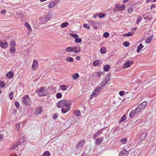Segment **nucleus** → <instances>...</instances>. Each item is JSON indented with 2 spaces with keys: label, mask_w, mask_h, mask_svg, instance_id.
<instances>
[{
  "label": "nucleus",
  "mask_w": 156,
  "mask_h": 156,
  "mask_svg": "<svg viewBox=\"0 0 156 156\" xmlns=\"http://www.w3.org/2000/svg\"><path fill=\"white\" fill-rule=\"evenodd\" d=\"M71 102L68 100H61L57 104L59 108H63L61 109L62 113H65L70 110Z\"/></svg>",
  "instance_id": "nucleus-1"
},
{
  "label": "nucleus",
  "mask_w": 156,
  "mask_h": 156,
  "mask_svg": "<svg viewBox=\"0 0 156 156\" xmlns=\"http://www.w3.org/2000/svg\"><path fill=\"white\" fill-rule=\"evenodd\" d=\"M23 103L26 105H30L31 104V100L28 95H26L22 98Z\"/></svg>",
  "instance_id": "nucleus-2"
},
{
  "label": "nucleus",
  "mask_w": 156,
  "mask_h": 156,
  "mask_svg": "<svg viewBox=\"0 0 156 156\" xmlns=\"http://www.w3.org/2000/svg\"><path fill=\"white\" fill-rule=\"evenodd\" d=\"M37 91L38 94L40 96H42L47 95L48 93L47 90H45L44 87H41L39 89H37Z\"/></svg>",
  "instance_id": "nucleus-3"
},
{
  "label": "nucleus",
  "mask_w": 156,
  "mask_h": 156,
  "mask_svg": "<svg viewBox=\"0 0 156 156\" xmlns=\"http://www.w3.org/2000/svg\"><path fill=\"white\" fill-rule=\"evenodd\" d=\"M101 90V87L97 86L96 87L95 90L91 94V98H92L94 97H96L99 93Z\"/></svg>",
  "instance_id": "nucleus-4"
},
{
  "label": "nucleus",
  "mask_w": 156,
  "mask_h": 156,
  "mask_svg": "<svg viewBox=\"0 0 156 156\" xmlns=\"http://www.w3.org/2000/svg\"><path fill=\"white\" fill-rule=\"evenodd\" d=\"M84 140L81 141L79 142L76 146V148L78 150H81L84 144Z\"/></svg>",
  "instance_id": "nucleus-5"
},
{
  "label": "nucleus",
  "mask_w": 156,
  "mask_h": 156,
  "mask_svg": "<svg viewBox=\"0 0 156 156\" xmlns=\"http://www.w3.org/2000/svg\"><path fill=\"white\" fill-rule=\"evenodd\" d=\"M133 63V61L128 60L126 62H125L123 66V68L125 69L126 68H129L130 66V65L132 64Z\"/></svg>",
  "instance_id": "nucleus-6"
},
{
  "label": "nucleus",
  "mask_w": 156,
  "mask_h": 156,
  "mask_svg": "<svg viewBox=\"0 0 156 156\" xmlns=\"http://www.w3.org/2000/svg\"><path fill=\"white\" fill-rule=\"evenodd\" d=\"M110 79V77L109 76H107L106 77V78L105 80H103L100 83V86L102 88L107 83L108 81Z\"/></svg>",
  "instance_id": "nucleus-7"
},
{
  "label": "nucleus",
  "mask_w": 156,
  "mask_h": 156,
  "mask_svg": "<svg viewBox=\"0 0 156 156\" xmlns=\"http://www.w3.org/2000/svg\"><path fill=\"white\" fill-rule=\"evenodd\" d=\"M8 44L6 41H0V46L3 48H6L8 46Z\"/></svg>",
  "instance_id": "nucleus-8"
},
{
  "label": "nucleus",
  "mask_w": 156,
  "mask_h": 156,
  "mask_svg": "<svg viewBox=\"0 0 156 156\" xmlns=\"http://www.w3.org/2000/svg\"><path fill=\"white\" fill-rule=\"evenodd\" d=\"M73 52L74 53H77L80 52V48L79 45H76L73 47Z\"/></svg>",
  "instance_id": "nucleus-9"
},
{
  "label": "nucleus",
  "mask_w": 156,
  "mask_h": 156,
  "mask_svg": "<svg viewBox=\"0 0 156 156\" xmlns=\"http://www.w3.org/2000/svg\"><path fill=\"white\" fill-rule=\"evenodd\" d=\"M129 152L125 149L122 150L119 154L120 156H128Z\"/></svg>",
  "instance_id": "nucleus-10"
},
{
  "label": "nucleus",
  "mask_w": 156,
  "mask_h": 156,
  "mask_svg": "<svg viewBox=\"0 0 156 156\" xmlns=\"http://www.w3.org/2000/svg\"><path fill=\"white\" fill-rule=\"evenodd\" d=\"M147 134L144 132L143 133L140 134V138L139 140L140 142L143 141L146 137Z\"/></svg>",
  "instance_id": "nucleus-11"
},
{
  "label": "nucleus",
  "mask_w": 156,
  "mask_h": 156,
  "mask_svg": "<svg viewBox=\"0 0 156 156\" xmlns=\"http://www.w3.org/2000/svg\"><path fill=\"white\" fill-rule=\"evenodd\" d=\"M38 62L35 60H34L33 63L31 67L32 69L33 70H36L38 67Z\"/></svg>",
  "instance_id": "nucleus-12"
},
{
  "label": "nucleus",
  "mask_w": 156,
  "mask_h": 156,
  "mask_svg": "<svg viewBox=\"0 0 156 156\" xmlns=\"http://www.w3.org/2000/svg\"><path fill=\"white\" fill-rule=\"evenodd\" d=\"M102 74L101 72H98L95 73L93 75L94 79V80H98L99 79V78Z\"/></svg>",
  "instance_id": "nucleus-13"
},
{
  "label": "nucleus",
  "mask_w": 156,
  "mask_h": 156,
  "mask_svg": "<svg viewBox=\"0 0 156 156\" xmlns=\"http://www.w3.org/2000/svg\"><path fill=\"white\" fill-rule=\"evenodd\" d=\"M116 7L118 8V10L121 11L124 10L126 8V5L125 4H123L121 5H116Z\"/></svg>",
  "instance_id": "nucleus-14"
},
{
  "label": "nucleus",
  "mask_w": 156,
  "mask_h": 156,
  "mask_svg": "<svg viewBox=\"0 0 156 156\" xmlns=\"http://www.w3.org/2000/svg\"><path fill=\"white\" fill-rule=\"evenodd\" d=\"M104 138L103 137H101L97 139L96 141V144L99 145L103 141Z\"/></svg>",
  "instance_id": "nucleus-15"
},
{
  "label": "nucleus",
  "mask_w": 156,
  "mask_h": 156,
  "mask_svg": "<svg viewBox=\"0 0 156 156\" xmlns=\"http://www.w3.org/2000/svg\"><path fill=\"white\" fill-rule=\"evenodd\" d=\"M42 112V109L41 107H38L35 112L36 114L38 115Z\"/></svg>",
  "instance_id": "nucleus-16"
},
{
  "label": "nucleus",
  "mask_w": 156,
  "mask_h": 156,
  "mask_svg": "<svg viewBox=\"0 0 156 156\" xmlns=\"http://www.w3.org/2000/svg\"><path fill=\"white\" fill-rule=\"evenodd\" d=\"M21 124H22V126H23L24 125V123L20 122L19 123L16 124L15 125L16 129L18 132L19 131V129Z\"/></svg>",
  "instance_id": "nucleus-17"
},
{
  "label": "nucleus",
  "mask_w": 156,
  "mask_h": 156,
  "mask_svg": "<svg viewBox=\"0 0 156 156\" xmlns=\"http://www.w3.org/2000/svg\"><path fill=\"white\" fill-rule=\"evenodd\" d=\"M134 34V32H129L127 34H124L123 35L124 37H129L133 36Z\"/></svg>",
  "instance_id": "nucleus-18"
},
{
  "label": "nucleus",
  "mask_w": 156,
  "mask_h": 156,
  "mask_svg": "<svg viewBox=\"0 0 156 156\" xmlns=\"http://www.w3.org/2000/svg\"><path fill=\"white\" fill-rule=\"evenodd\" d=\"M147 104V103L146 101H144V102L140 104L139 105H140V107H141V108H142L143 109L146 106Z\"/></svg>",
  "instance_id": "nucleus-19"
},
{
  "label": "nucleus",
  "mask_w": 156,
  "mask_h": 156,
  "mask_svg": "<svg viewBox=\"0 0 156 156\" xmlns=\"http://www.w3.org/2000/svg\"><path fill=\"white\" fill-rule=\"evenodd\" d=\"M102 133V131L101 130H98L94 135L93 136V138L95 139V138L98 137Z\"/></svg>",
  "instance_id": "nucleus-20"
},
{
  "label": "nucleus",
  "mask_w": 156,
  "mask_h": 156,
  "mask_svg": "<svg viewBox=\"0 0 156 156\" xmlns=\"http://www.w3.org/2000/svg\"><path fill=\"white\" fill-rule=\"evenodd\" d=\"M137 114L136 112L135 111V110H133L131 111L130 112L129 114V116L130 117H132L134 116L136 114Z\"/></svg>",
  "instance_id": "nucleus-21"
},
{
  "label": "nucleus",
  "mask_w": 156,
  "mask_h": 156,
  "mask_svg": "<svg viewBox=\"0 0 156 156\" xmlns=\"http://www.w3.org/2000/svg\"><path fill=\"white\" fill-rule=\"evenodd\" d=\"M56 5V2L55 1L52 2L49 5V7L50 8H52Z\"/></svg>",
  "instance_id": "nucleus-22"
},
{
  "label": "nucleus",
  "mask_w": 156,
  "mask_h": 156,
  "mask_svg": "<svg viewBox=\"0 0 156 156\" xmlns=\"http://www.w3.org/2000/svg\"><path fill=\"white\" fill-rule=\"evenodd\" d=\"M13 76V73L11 72H8L6 75V76L8 78H11Z\"/></svg>",
  "instance_id": "nucleus-23"
},
{
  "label": "nucleus",
  "mask_w": 156,
  "mask_h": 156,
  "mask_svg": "<svg viewBox=\"0 0 156 156\" xmlns=\"http://www.w3.org/2000/svg\"><path fill=\"white\" fill-rule=\"evenodd\" d=\"M140 105H138L137 108L135 109L136 112L137 113L140 112L143 110L142 108L140 107Z\"/></svg>",
  "instance_id": "nucleus-24"
},
{
  "label": "nucleus",
  "mask_w": 156,
  "mask_h": 156,
  "mask_svg": "<svg viewBox=\"0 0 156 156\" xmlns=\"http://www.w3.org/2000/svg\"><path fill=\"white\" fill-rule=\"evenodd\" d=\"M153 37L154 36L153 35H152L151 36L149 37L146 40L145 42L147 44L150 43Z\"/></svg>",
  "instance_id": "nucleus-25"
},
{
  "label": "nucleus",
  "mask_w": 156,
  "mask_h": 156,
  "mask_svg": "<svg viewBox=\"0 0 156 156\" xmlns=\"http://www.w3.org/2000/svg\"><path fill=\"white\" fill-rule=\"evenodd\" d=\"M143 47L144 46L141 44H140L137 47L136 50L137 52H139L143 48Z\"/></svg>",
  "instance_id": "nucleus-26"
},
{
  "label": "nucleus",
  "mask_w": 156,
  "mask_h": 156,
  "mask_svg": "<svg viewBox=\"0 0 156 156\" xmlns=\"http://www.w3.org/2000/svg\"><path fill=\"white\" fill-rule=\"evenodd\" d=\"M100 52L102 54H104L106 52V50L105 47H102L100 49Z\"/></svg>",
  "instance_id": "nucleus-27"
},
{
  "label": "nucleus",
  "mask_w": 156,
  "mask_h": 156,
  "mask_svg": "<svg viewBox=\"0 0 156 156\" xmlns=\"http://www.w3.org/2000/svg\"><path fill=\"white\" fill-rule=\"evenodd\" d=\"M100 62L99 60H96L94 62L93 64L94 66H97L100 65Z\"/></svg>",
  "instance_id": "nucleus-28"
},
{
  "label": "nucleus",
  "mask_w": 156,
  "mask_h": 156,
  "mask_svg": "<svg viewBox=\"0 0 156 156\" xmlns=\"http://www.w3.org/2000/svg\"><path fill=\"white\" fill-rule=\"evenodd\" d=\"M69 25V23L68 22L63 23L61 25V27L63 28L66 27H67Z\"/></svg>",
  "instance_id": "nucleus-29"
},
{
  "label": "nucleus",
  "mask_w": 156,
  "mask_h": 156,
  "mask_svg": "<svg viewBox=\"0 0 156 156\" xmlns=\"http://www.w3.org/2000/svg\"><path fill=\"white\" fill-rule=\"evenodd\" d=\"M79 77V75L78 73H76L72 76V78L76 80Z\"/></svg>",
  "instance_id": "nucleus-30"
},
{
  "label": "nucleus",
  "mask_w": 156,
  "mask_h": 156,
  "mask_svg": "<svg viewBox=\"0 0 156 156\" xmlns=\"http://www.w3.org/2000/svg\"><path fill=\"white\" fill-rule=\"evenodd\" d=\"M73 47H70L66 48L65 49V51L66 52H69V51H73Z\"/></svg>",
  "instance_id": "nucleus-31"
},
{
  "label": "nucleus",
  "mask_w": 156,
  "mask_h": 156,
  "mask_svg": "<svg viewBox=\"0 0 156 156\" xmlns=\"http://www.w3.org/2000/svg\"><path fill=\"white\" fill-rule=\"evenodd\" d=\"M25 26L29 30H31V27L30 26L29 23H26L25 24Z\"/></svg>",
  "instance_id": "nucleus-32"
},
{
  "label": "nucleus",
  "mask_w": 156,
  "mask_h": 156,
  "mask_svg": "<svg viewBox=\"0 0 156 156\" xmlns=\"http://www.w3.org/2000/svg\"><path fill=\"white\" fill-rule=\"evenodd\" d=\"M110 66L109 65H106L104 66V69L105 71H108L110 69Z\"/></svg>",
  "instance_id": "nucleus-33"
},
{
  "label": "nucleus",
  "mask_w": 156,
  "mask_h": 156,
  "mask_svg": "<svg viewBox=\"0 0 156 156\" xmlns=\"http://www.w3.org/2000/svg\"><path fill=\"white\" fill-rule=\"evenodd\" d=\"M73 58L70 57L69 56L67 57L66 58V61L67 62H72L73 61Z\"/></svg>",
  "instance_id": "nucleus-34"
},
{
  "label": "nucleus",
  "mask_w": 156,
  "mask_h": 156,
  "mask_svg": "<svg viewBox=\"0 0 156 156\" xmlns=\"http://www.w3.org/2000/svg\"><path fill=\"white\" fill-rule=\"evenodd\" d=\"M51 15L50 14H49L47 15L46 17L45 18V20L46 22L48 21L51 18Z\"/></svg>",
  "instance_id": "nucleus-35"
},
{
  "label": "nucleus",
  "mask_w": 156,
  "mask_h": 156,
  "mask_svg": "<svg viewBox=\"0 0 156 156\" xmlns=\"http://www.w3.org/2000/svg\"><path fill=\"white\" fill-rule=\"evenodd\" d=\"M10 45L11 47H14L16 45V43L14 41L11 40L9 42Z\"/></svg>",
  "instance_id": "nucleus-36"
},
{
  "label": "nucleus",
  "mask_w": 156,
  "mask_h": 156,
  "mask_svg": "<svg viewBox=\"0 0 156 156\" xmlns=\"http://www.w3.org/2000/svg\"><path fill=\"white\" fill-rule=\"evenodd\" d=\"M126 119V117L125 115H123V116L121 118L120 120L119 121V122L121 123L122 122L124 121H125Z\"/></svg>",
  "instance_id": "nucleus-37"
},
{
  "label": "nucleus",
  "mask_w": 156,
  "mask_h": 156,
  "mask_svg": "<svg viewBox=\"0 0 156 156\" xmlns=\"http://www.w3.org/2000/svg\"><path fill=\"white\" fill-rule=\"evenodd\" d=\"M127 140L126 138H124L120 140V142L122 144H124L127 141Z\"/></svg>",
  "instance_id": "nucleus-38"
},
{
  "label": "nucleus",
  "mask_w": 156,
  "mask_h": 156,
  "mask_svg": "<svg viewBox=\"0 0 156 156\" xmlns=\"http://www.w3.org/2000/svg\"><path fill=\"white\" fill-rule=\"evenodd\" d=\"M69 34L72 37H74L75 39L78 37V35L77 34L71 33Z\"/></svg>",
  "instance_id": "nucleus-39"
},
{
  "label": "nucleus",
  "mask_w": 156,
  "mask_h": 156,
  "mask_svg": "<svg viewBox=\"0 0 156 156\" xmlns=\"http://www.w3.org/2000/svg\"><path fill=\"white\" fill-rule=\"evenodd\" d=\"M75 115L77 117L80 116V112L79 111H77L74 112Z\"/></svg>",
  "instance_id": "nucleus-40"
},
{
  "label": "nucleus",
  "mask_w": 156,
  "mask_h": 156,
  "mask_svg": "<svg viewBox=\"0 0 156 156\" xmlns=\"http://www.w3.org/2000/svg\"><path fill=\"white\" fill-rule=\"evenodd\" d=\"M42 156H50V153L48 151L45 152Z\"/></svg>",
  "instance_id": "nucleus-41"
},
{
  "label": "nucleus",
  "mask_w": 156,
  "mask_h": 156,
  "mask_svg": "<svg viewBox=\"0 0 156 156\" xmlns=\"http://www.w3.org/2000/svg\"><path fill=\"white\" fill-rule=\"evenodd\" d=\"M82 41V39L80 38H77L75 39V42L76 43H79Z\"/></svg>",
  "instance_id": "nucleus-42"
},
{
  "label": "nucleus",
  "mask_w": 156,
  "mask_h": 156,
  "mask_svg": "<svg viewBox=\"0 0 156 156\" xmlns=\"http://www.w3.org/2000/svg\"><path fill=\"white\" fill-rule=\"evenodd\" d=\"M60 87L61 90H66L67 89L65 85H62Z\"/></svg>",
  "instance_id": "nucleus-43"
},
{
  "label": "nucleus",
  "mask_w": 156,
  "mask_h": 156,
  "mask_svg": "<svg viewBox=\"0 0 156 156\" xmlns=\"http://www.w3.org/2000/svg\"><path fill=\"white\" fill-rule=\"evenodd\" d=\"M129 43L127 41L124 42L123 44V45L126 47H127L129 45Z\"/></svg>",
  "instance_id": "nucleus-44"
},
{
  "label": "nucleus",
  "mask_w": 156,
  "mask_h": 156,
  "mask_svg": "<svg viewBox=\"0 0 156 156\" xmlns=\"http://www.w3.org/2000/svg\"><path fill=\"white\" fill-rule=\"evenodd\" d=\"M99 18H101L105 16V15L104 13H100L98 14Z\"/></svg>",
  "instance_id": "nucleus-45"
},
{
  "label": "nucleus",
  "mask_w": 156,
  "mask_h": 156,
  "mask_svg": "<svg viewBox=\"0 0 156 156\" xmlns=\"http://www.w3.org/2000/svg\"><path fill=\"white\" fill-rule=\"evenodd\" d=\"M103 36L104 37H105V38L108 37H109V34L108 33L106 32H105Z\"/></svg>",
  "instance_id": "nucleus-46"
},
{
  "label": "nucleus",
  "mask_w": 156,
  "mask_h": 156,
  "mask_svg": "<svg viewBox=\"0 0 156 156\" xmlns=\"http://www.w3.org/2000/svg\"><path fill=\"white\" fill-rule=\"evenodd\" d=\"M13 93L12 92H11L9 94V96L10 100H12L13 98Z\"/></svg>",
  "instance_id": "nucleus-47"
},
{
  "label": "nucleus",
  "mask_w": 156,
  "mask_h": 156,
  "mask_svg": "<svg viewBox=\"0 0 156 156\" xmlns=\"http://www.w3.org/2000/svg\"><path fill=\"white\" fill-rule=\"evenodd\" d=\"M56 97L58 98H60L62 97V94L61 93H58L56 94Z\"/></svg>",
  "instance_id": "nucleus-48"
},
{
  "label": "nucleus",
  "mask_w": 156,
  "mask_h": 156,
  "mask_svg": "<svg viewBox=\"0 0 156 156\" xmlns=\"http://www.w3.org/2000/svg\"><path fill=\"white\" fill-rule=\"evenodd\" d=\"M10 51L11 53H13L15 51V48L14 47H12L10 49Z\"/></svg>",
  "instance_id": "nucleus-49"
},
{
  "label": "nucleus",
  "mask_w": 156,
  "mask_h": 156,
  "mask_svg": "<svg viewBox=\"0 0 156 156\" xmlns=\"http://www.w3.org/2000/svg\"><path fill=\"white\" fill-rule=\"evenodd\" d=\"M142 18L140 17H138L137 18V20L136 21V23L137 24H139V23L141 21Z\"/></svg>",
  "instance_id": "nucleus-50"
},
{
  "label": "nucleus",
  "mask_w": 156,
  "mask_h": 156,
  "mask_svg": "<svg viewBox=\"0 0 156 156\" xmlns=\"http://www.w3.org/2000/svg\"><path fill=\"white\" fill-rule=\"evenodd\" d=\"M5 87V84L2 81H0V87L3 88Z\"/></svg>",
  "instance_id": "nucleus-51"
},
{
  "label": "nucleus",
  "mask_w": 156,
  "mask_h": 156,
  "mask_svg": "<svg viewBox=\"0 0 156 156\" xmlns=\"http://www.w3.org/2000/svg\"><path fill=\"white\" fill-rule=\"evenodd\" d=\"M83 26L84 28L87 29H89L90 28L89 26L87 24L85 23L83 24Z\"/></svg>",
  "instance_id": "nucleus-52"
},
{
  "label": "nucleus",
  "mask_w": 156,
  "mask_h": 156,
  "mask_svg": "<svg viewBox=\"0 0 156 156\" xmlns=\"http://www.w3.org/2000/svg\"><path fill=\"white\" fill-rule=\"evenodd\" d=\"M15 104L16 107L17 108H19L20 107V104L17 101H16L15 103Z\"/></svg>",
  "instance_id": "nucleus-53"
},
{
  "label": "nucleus",
  "mask_w": 156,
  "mask_h": 156,
  "mask_svg": "<svg viewBox=\"0 0 156 156\" xmlns=\"http://www.w3.org/2000/svg\"><path fill=\"white\" fill-rule=\"evenodd\" d=\"M133 11V9L132 8H129L127 10V12L130 13Z\"/></svg>",
  "instance_id": "nucleus-54"
},
{
  "label": "nucleus",
  "mask_w": 156,
  "mask_h": 156,
  "mask_svg": "<svg viewBox=\"0 0 156 156\" xmlns=\"http://www.w3.org/2000/svg\"><path fill=\"white\" fill-rule=\"evenodd\" d=\"M115 7L114 8L113 10V11L114 12H116L118 11V9L117 8V7H116V6H117V5L116 4L115 5Z\"/></svg>",
  "instance_id": "nucleus-55"
},
{
  "label": "nucleus",
  "mask_w": 156,
  "mask_h": 156,
  "mask_svg": "<svg viewBox=\"0 0 156 156\" xmlns=\"http://www.w3.org/2000/svg\"><path fill=\"white\" fill-rule=\"evenodd\" d=\"M124 93L125 92L124 91H121L119 92V94L121 96H123L124 95Z\"/></svg>",
  "instance_id": "nucleus-56"
},
{
  "label": "nucleus",
  "mask_w": 156,
  "mask_h": 156,
  "mask_svg": "<svg viewBox=\"0 0 156 156\" xmlns=\"http://www.w3.org/2000/svg\"><path fill=\"white\" fill-rule=\"evenodd\" d=\"M89 23H90V24H91L92 25H94L95 24V23L92 21V20H90L89 22Z\"/></svg>",
  "instance_id": "nucleus-57"
},
{
  "label": "nucleus",
  "mask_w": 156,
  "mask_h": 156,
  "mask_svg": "<svg viewBox=\"0 0 156 156\" xmlns=\"http://www.w3.org/2000/svg\"><path fill=\"white\" fill-rule=\"evenodd\" d=\"M155 7V6L154 4H152L150 6V9H152L153 8H154Z\"/></svg>",
  "instance_id": "nucleus-58"
},
{
  "label": "nucleus",
  "mask_w": 156,
  "mask_h": 156,
  "mask_svg": "<svg viewBox=\"0 0 156 156\" xmlns=\"http://www.w3.org/2000/svg\"><path fill=\"white\" fill-rule=\"evenodd\" d=\"M20 144V142H18L17 143V144H15V145H14V147L13 148H15V147L18 146L19 145V144Z\"/></svg>",
  "instance_id": "nucleus-59"
},
{
  "label": "nucleus",
  "mask_w": 156,
  "mask_h": 156,
  "mask_svg": "<svg viewBox=\"0 0 156 156\" xmlns=\"http://www.w3.org/2000/svg\"><path fill=\"white\" fill-rule=\"evenodd\" d=\"M6 11L5 10H2L1 12V14L5 13L6 12Z\"/></svg>",
  "instance_id": "nucleus-60"
},
{
  "label": "nucleus",
  "mask_w": 156,
  "mask_h": 156,
  "mask_svg": "<svg viewBox=\"0 0 156 156\" xmlns=\"http://www.w3.org/2000/svg\"><path fill=\"white\" fill-rule=\"evenodd\" d=\"M80 59V56H77L76 57V59L77 60H79Z\"/></svg>",
  "instance_id": "nucleus-61"
},
{
  "label": "nucleus",
  "mask_w": 156,
  "mask_h": 156,
  "mask_svg": "<svg viewBox=\"0 0 156 156\" xmlns=\"http://www.w3.org/2000/svg\"><path fill=\"white\" fill-rule=\"evenodd\" d=\"M57 118V116L56 115H54L53 116V118L54 119H55Z\"/></svg>",
  "instance_id": "nucleus-62"
},
{
  "label": "nucleus",
  "mask_w": 156,
  "mask_h": 156,
  "mask_svg": "<svg viewBox=\"0 0 156 156\" xmlns=\"http://www.w3.org/2000/svg\"><path fill=\"white\" fill-rule=\"evenodd\" d=\"M3 137V135L2 134H0V139H2Z\"/></svg>",
  "instance_id": "nucleus-63"
},
{
  "label": "nucleus",
  "mask_w": 156,
  "mask_h": 156,
  "mask_svg": "<svg viewBox=\"0 0 156 156\" xmlns=\"http://www.w3.org/2000/svg\"><path fill=\"white\" fill-rule=\"evenodd\" d=\"M129 0H124V1H123V2L124 3H126L128 1H129Z\"/></svg>",
  "instance_id": "nucleus-64"
}]
</instances>
